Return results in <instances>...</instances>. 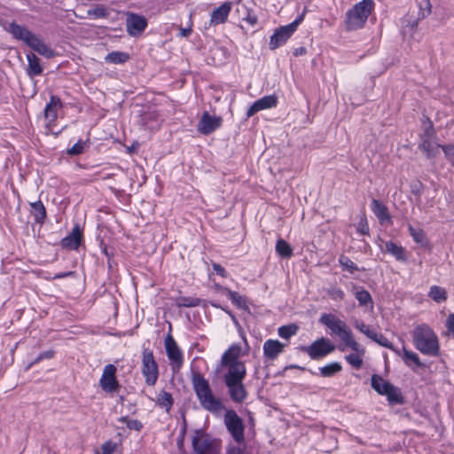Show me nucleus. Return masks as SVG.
I'll return each instance as SVG.
<instances>
[{
    "instance_id": "1",
    "label": "nucleus",
    "mask_w": 454,
    "mask_h": 454,
    "mask_svg": "<svg viewBox=\"0 0 454 454\" xmlns=\"http://www.w3.org/2000/svg\"><path fill=\"white\" fill-rule=\"evenodd\" d=\"M415 347L424 355L436 356L439 351L437 336L427 325H419L413 333Z\"/></svg>"
},
{
    "instance_id": "2",
    "label": "nucleus",
    "mask_w": 454,
    "mask_h": 454,
    "mask_svg": "<svg viewBox=\"0 0 454 454\" xmlns=\"http://www.w3.org/2000/svg\"><path fill=\"white\" fill-rule=\"evenodd\" d=\"M372 0H362L356 4L346 13L345 25L348 30L363 27L373 10Z\"/></svg>"
},
{
    "instance_id": "3",
    "label": "nucleus",
    "mask_w": 454,
    "mask_h": 454,
    "mask_svg": "<svg viewBox=\"0 0 454 454\" xmlns=\"http://www.w3.org/2000/svg\"><path fill=\"white\" fill-rule=\"evenodd\" d=\"M15 38L23 41L39 54L50 58L52 56L51 50L43 43L37 36L32 35L27 28L12 23L6 28Z\"/></svg>"
},
{
    "instance_id": "4",
    "label": "nucleus",
    "mask_w": 454,
    "mask_h": 454,
    "mask_svg": "<svg viewBox=\"0 0 454 454\" xmlns=\"http://www.w3.org/2000/svg\"><path fill=\"white\" fill-rule=\"evenodd\" d=\"M319 322L329 329L331 335L339 337L341 341L340 344L353 337L346 323L334 314L323 313L319 317Z\"/></svg>"
},
{
    "instance_id": "5",
    "label": "nucleus",
    "mask_w": 454,
    "mask_h": 454,
    "mask_svg": "<svg viewBox=\"0 0 454 454\" xmlns=\"http://www.w3.org/2000/svg\"><path fill=\"white\" fill-rule=\"evenodd\" d=\"M303 20V15L299 16L290 24L281 26L273 31L269 42L270 50H276L283 46L297 30Z\"/></svg>"
},
{
    "instance_id": "6",
    "label": "nucleus",
    "mask_w": 454,
    "mask_h": 454,
    "mask_svg": "<svg viewBox=\"0 0 454 454\" xmlns=\"http://www.w3.org/2000/svg\"><path fill=\"white\" fill-rule=\"evenodd\" d=\"M192 383L197 396L203 407L215 411L219 407V403L213 397L207 381L199 374L192 378Z\"/></svg>"
},
{
    "instance_id": "7",
    "label": "nucleus",
    "mask_w": 454,
    "mask_h": 454,
    "mask_svg": "<svg viewBox=\"0 0 454 454\" xmlns=\"http://www.w3.org/2000/svg\"><path fill=\"white\" fill-rule=\"evenodd\" d=\"M192 446L197 454H220V443L202 430H196L192 437Z\"/></svg>"
},
{
    "instance_id": "8",
    "label": "nucleus",
    "mask_w": 454,
    "mask_h": 454,
    "mask_svg": "<svg viewBox=\"0 0 454 454\" xmlns=\"http://www.w3.org/2000/svg\"><path fill=\"white\" fill-rule=\"evenodd\" d=\"M372 387L381 395H385L390 403H401L402 395L400 390L394 387L381 376L374 374L371 380Z\"/></svg>"
},
{
    "instance_id": "9",
    "label": "nucleus",
    "mask_w": 454,
    "mask_h": 454,
    "mask_svg": "<svg viewBox=\"0 0 454 454\" xmlns=\"http://www.w3.org/2000/svg\"><path fill=\"white\" fill-rule=\"evenodd\" d=\"M246 375V368L239 366L233 373H226L225 382L230 389L231 398L242 402L246 398V391L242 380Z\"/></svg>"
},
{
    "instance_id": "10",
    "label": "nucleus",
    "mask_w": 454,
    "mask_h": 454,
    "mask_svg": "<svg viewBox=\"0 0 454 454\" xmlns=\"http://www.w3.org/2000/svg\"><path fill=\"white\" fill-rule=\"evenodd\" d=\"M339 348L341 351L350 348L353 353L345 356L346 361L356 369H360L362 367L364 356L365 355V348L355 340L354 336L343 344H340Z\"/></svg>"
},
{
    "instance_id": "11",
    "label": "nucleus",
    "mask_w": 454,
    "mask_h": 454,
    "mask_svg": "<svg viewBox=\"0 0 454 454\" xmlns=\"http://www.w3.org/2000/svg\"><path fill=\"white\" fill-rule=\"evenodd\" d=\"M247 345L243 348L239 345H232L222 357L223 364L228 369L227 373H233L239 366L246 368L245 364L239 361V357L247 352Z\"/></svg>"
},
{
    "instance_id": "12",
    "label": "nucleus",
    "mask_w": 454,
    "mask_h": 454,
    "mask_svg": "<svg viewBox=\"0 0 454 454\" xmlns=\"http://www.w3.org/2000/svg\"><path fill=\"white\" fill-rule=\"evenodd\" d=\"M303 350L311 359L317 360L333 352L335 346L330 340L322 337L313 341L309 346L303 348Z\"/></svg>"
},
{
    "instance_id": "13",
    "label": "nucleus",
    "mask_w": 454,
    "mask_h": 454,
    "mask_svg": "<svg viewBox=\"0 0 454 454\" xmlns=\"http://www.w3.org/2000/svg\"><path fill=\"white\" fill-rule=\"evenodd\" d=\"M117 367L114 364H107L103 368L99 379V387L105 393L114 394L118 391L120 385L116 378Z\"/></svg>"
},
{
    "instance_id": "14",
    "label": "nucleus",
    "mask_w": 454,
    "mask_h": 454,
    "mask_svg": "<svg viewBox=\"0 0 454 454\" xmlns=\"http://www.w3.org/2000/svg\"><path fill=\"white\" fill-rule=\"evenodd\" d=\"M142 372L148 385H154L158 379V366L152 351L145 350L142 359Z\"/></svg>"
},
{
    "instance_id": "15",
    "label": "nucleus",
    "mask_w": 454,
    "mask_h": 454,
    "mask_svg": "<svg viewBox=\"0 0 454 454\" xmlns=\"http://www.w3.org/2000/svg\"><path fill=\"white\" fill-rule=\"evenodd\" d=\"M225 425L233 438L238 442L243 440V425L239 416L232 411L226 412L224 417Z\"/></svg>"
},
{
    "instance_id": "16",
    "label": "nucleus",
    "mask_w": 454,
    "mask_h": 454,
    "mask_svg": "<svg viewBox=\"0 0 454 454\" xmlns=\"http://www.w3.org/2000/svg\"><path fill=\"white\" fill-rule=\"evenodd\" d=\"M223 119L220 116L211 115L205 112L198 123L197 129L199 132L207 135L220 128Z\"/></svg>"
},
{
    "instance_id": "17",
    "label": "nucleus",
    "mask_w": 454,
    "mask_h": 454,
    "mask_svg": "<svg viewBox=\"0 0 454 454\" xmlns=\"http://www.w3.org/2000/svg\"><path fill=\"white\" fill-rule=\"evenodd\" d=\"M60 100L52 97L50 103L45 107V125L48 131L53 134H58V132L54 130V122L58 118V113L60 109Z\"/></svg>"
},
{
    "instance_id": "18",
    "label": "nucleus",
    "mask_w": 454,
    "mask_h": 454,
    "mask_svg": "<svg viewBox=\"0 0 454 454\" xmlns=\"http://www.w3.org/2000/svg\"><path fill=\"white\" fill-rule=\"evenodd\" d=\"M277 105L278 97L276 95L264 96L252 104L247 112V117L249 118L258 112L274 108Z\"/></svg>"
},
{
    "instance_id": "19",
    "label": "nucleus",
    "mask_w": 454,
    "mask_h": 454,
    "mask_svg": "<svg viewBox=\"0 0 454 454\" xmlns=\"http://www.w3.org/2000/svg\"><path fill=\"white\" fill-rule=\"evenodd\" d=\"M165 348L167 356L171 363L175 366H180L183 362V355L179 348L177 347L175 340L170 334H168L165 338Z\"/></svg>"
},
{
    "instance_id": "20",
    "label": "nucleus",
    "mask_w": 454,
    "mask_h": 454,
    "mask_svg": "<svg viewBox=\"0 0 454 454\" xmlns=\"http://www.w3.org/2000/svg\"><path fill=\"white\" fill-rule=\"evenodd\" d=\"M146 20L139 15L129 14L127 18V30L130 35L141 34L146 27Z\"/></svg>"
},
{
    "instance_id": "21",
    "label": "nucleus",
    "mask_w": 454,
    "mask_h": 454,
    "mask_svg": "<svg viewBox=\"0 0 454 454\" xmlns=\"http://www.w3.org/2000/svg\"><path fill=\"white\" fill-rule=\"evenodd\" d=\"M286 344L278 340H267L263 344L264 356L269 359L277 358L283 351Z\"/></svg>"
},
{
    "instance_id": "22",
    "label": "nucleus",
    "mask_w": 454,
    "mask_h": 454,
    "mask_svg": "<svg viewBox=\"0 0 454 454\" xmlns=\"http://www.w3.org/2000/svg\"><path fill=\"white\" fill-rule=\"evenodd\" d=\"M231 10V3L223 4L221 6L213 11L211 14V23L215 25L223 23L227 20Z\"/></svg>"
},
{
    "instance_id": "23",
    "label": "nucleus",
    "mask_w": 454,
    "mask_h": 454,
    "mask_svg": "<svg viewBox=\"0 0 454 454\" xmlns=\"http://www.w3.org/2000/svg\"><path fill=\"white\" fill-rule=\"evenodd\" d=\"M82 240V231L78 226H75L70 235L63 239L62 245L65 247L76 249Z\"/></svg>"
},
{
    "instance_id": "24",
    "label": "nucleus",
    "mask_w": 454,
    "mask_h": 454,
    "mask_svg": "<svg viewBox=\"0 0 454 454\" xmlns=\"http://www.w3.org/2000/svg\"><path fill=\"white\" fill-rule=\"evenodd\" d=\"M399 356L403 358L404 363L412 369L421 366L419 356L412 351L407 350L404 347H403L402 350L400 349Z\"/></svg>"
},
{
    "instance_id": "25",
    "label": "nucleus",
    "mask_w": 454,
    "mask_h": 454,
    "mask_svg": "<svg viewBox=\"0 0 454 454\" xmlns=\"http://www.w3.org/2000/svg\"><path fill=\"white\" fill-rule=\"evenodd\" d=\"M386 251L392 254L396 260L405 262L407 260L405 250L403 247L397 244L388 241L386 242Z\"/></svg>"
},
{
    "instance_id": "26",
    "label": "nucleus",
    "mask_w": 454,
    "mask_h": 454,
    "mask_svg": "<svg viewBox=\"0 0 454 454\" xmlns=\"http://www.w3.org/2000/svg\"><path fill=\"white\" fill-rule=\"evenodd\" d=\"M420 147L427 153V157L433 158L439 153L440 145L433 137H429L423 140Z\"/></svg>"
},
{
    "instance_id": "27",
    "label": "nucleus",
    "mask_w": 454,
    "mask_h": 454,
    "mask_svg": "<svg viewBox=\"0 0 454 454\" xmlns=\"http://www.w3.org/2000/svg\"><path fill=\"white\" fill-rule=\"evenodd\" d=\"M409 231L411 235L413 240L419 244L420 247H427L429 245L428 239L425 231L421 229H415L412 226H409Z\"/></svg>"
},
{
    "instance_id": "28",
    "label": "nucleus",
    "mask_w": 454,
    "mask_h": 454,
    "mask_svg": "<svg viewBox=\"0 0 454 454\" xmlns=\"http://www.w3.org/2000/svg\"><path fill=\"white\" fill-rule=\"evenodd\" d=\"M372 210L378 217L381 223L389 220V215L387 214V210L384 205H382L378 200H372Z\"/></svg>"
},
{
    "instance_id": "29",
    "label": "nucleus",
    "mask_w": 454,
    "mask_h": 454,
    "mask_svg": "<svg viewBox=\"0 0 454 454\" xmlns=\"http://www.w3.org/2000/svg\"><path fill=\"white\" fill-rule=\"evenodd\" d=\"M428 296L434 301L435 302H443L447 299V292L444 288L438 286H433L430 287V290L428 292Z\"/></svg>"
},
{
    "instance_id": "30",
    "label": "nucleus",
    "mask_w": 454,
    "mask_h": 454,
    "mask_svg": "<svg viewBox=\"0 0 454 454\" xmlns=\"http://www.w3.org/2000/svg\"><path fill=\"white\" fill-rule=\"evenodd\" d=\"M27 59L28 62V74L31 76L37 75L42 72L41 66L39 63V59L33 53H29L27 55Z\"/></svg>"
},
{
    "instance_id": "31",
    "label": "nucleus",
    "mask_w": 454,
    "mask_h": 454,
    "mask_svg": "<svg viewBox=\"0 0 454 454\" xmlns=\"http://www.w3.org/2000/svg\"><path fill=\"white\" fill-rule=\"evenodd\" d=\"M342 369L341 364L339 362H332L325 366L319 368L320 374L323 377H331L335 373L340 372Z\"/></svg>"
},
{
    "instance_id": "32",
    "label": "nucleus",
    "mask_w": 454,
    "mask_h": 454,
    "mask_svg": "<svg viewBox=\"0 0 454 454\" xmlns=\"http://www.w3.org/2000/svg\"><path fill=\"white\" fill-rule=\"evenodd\" d=\"M106 61L113 64H122L129 59V55L125 52L113 51L106 55Z\"/></svg>"
},
{
    "instance_id": "33",
    "label": "nucleus",
    "mask_w": 454,
    "mask_h": 454,
    "mask_svg": "<svg viewBox=\"0 0 454 454\" xmlns=\"http://www.w3.org/2000/svg\"><path fill=\"white\" fill-rule=\"evenodd\" d=\"M299 330L298 325L294 324L283 325L278 328V335L286 340H288L290 337L295 335Z\"/></svg>"
},
{
    "instance_id": "34",
    "label": "nucleus",
    "mask_w": 454,
    "mask_h": 454,
    "mask_svg": "<svg viewBox=\"0 0 454 454\" xmlns=\"http://www.w3.org/2000/svg\"><path fill=\"white\" fill-rule=\"evenodd\" d=\"M156 403L159 406L168 411L172 406V397L168 393L161 391L157 396Z\"/></svg>"
},
{
    "instance_id": "35",
    "label": "nucleus",
    "mask_w": 454,
    "mask_h": 454,
    "mask_svg": "<svg viewBox=\"0 0 454 454\" xmlns=\"http://www.w3.org/2000/svg\"><path fill=\"white\" fill-rule=\"evenodd\" d=\"M276 250L282 257H290L293 253L292 247L283 239H279L277 242Z\"/></svg>"
},
{
    "instance_id": "36",
    "label": "nucleus",
    "mask_w": 454,
    "mask_h": 454,
    "mask_svg": "<svg viewBox=\"0 0 454 454\" xmlns=\"http://www.w3.org/2000/svg\"><path fill=\"white\" fill-rule=\"evenodd\" d=\"M355 296L361 306L370 305L372 307V297L368 291L364 289L356 290Z\"/></svg>"
},
{
    "instance_id": "37",
    "label": "nucleus",
    "mask_w": 454,
    "mask_h": 454,
    "mask_svg": "<svg viewBox=\"0 0 454 454\" xmlns=\"http://www.w3.org/2000/svg\"><path fill=\"white\" fill-rule=\"evenodd\" d=\"M372 340L383 347L390 348L396 355H400V349L393 347L391 345L390 341L386 337H384L381 333H379L376 332Z\"/></svg>"
},
{
    "instance_id": "38",
    "label": "nucleus",
    "mask_w": 454,
    "mask_h": 454,
    "mask_svg": "<svg viewBox=\"0 0 454 454\" xmlns=\"http://www.w3.org/2000/svg\"><path fill=\"white\" fill-rule=\"evenodd\" d=\"M31 207L33 208V214L35 221L42 222L45 215V208L41 201L31 203Z\"/></svg>"
},
{
    "instance_id": "39",
    "label": "nucleus",
    "mask_w": 454,
    "mask_h": 454,
    "mask_svg": "<svg viewBox=\"0 0 454 454\" xmlns=\"http://www.w3.org/2000/svg\"><path fill=\"white\" fill-rule=\"evenodd\" d=\"M419 16L425 18L431 13V4L429 0H418Z\"/></svg>"
},
{
    "instance_id": "40",
    "label": "nucleus",
    "mask_w": 454,
    "mask_h": 454,
    "mask_svg": "<svg viewBox=\"0 0 454 454\" xmlns=\"http://www.w3.org/2000/svg\"><path fill=\"white\" fill-rule=\"evenodd\" d=\"M117 444L114 442L107 441L102 444L100 450L95 454H113L116 450Z\"/></svg>"
},
{
    "instance_id": "41",
    "label": "nucleus",
    "mask_w": 454,
    "mask_h": 454,
    "mask_svg": "<svg viewBox=\"0 0 454 454\" xmlns=\"http://www.w3.org/2000/svg\"><path fill=\"white\" fill-rule=\"evenodd\" d=\"M339 262L341 267L350 273H353L357 269L356 265L346 256H340Z\"/></svg>"
},
{
    "instance_id": "42",
    "label": "nucleus",
    "mask_w": 454,
    "mask_h": 454,
    "mask_svg": "<svg viewBox=\"0 0 454 454\" xmlns=\"http://www.w3.org/2000/svg\"><path fill=\"white\" fill-rule=\"evenodd\" d=\"M355 327L358 329L361 333L365 334L368 338L372 339L373 335L375 334V331L371 329V327L367 325H365L363 322L356 321L355 324Z\"/></svg>"
},
{
    "instance_id": "43",
    "label": "nucleus",
    "mask_w": 454,
    "mask_h": 454,
    "mask_svg": "<svg viewBox=\"0 0 454 454\" xmlns=\"http://www.w3.org/2000/svg\"><path fill=\"white\" fill-rule=\"evenodd\" d=\"M227 296L230 300H231L232 303L238 307H241L245 303L243 297L235 292L227 290Z\"/></svg>"
},
{
    "instance_id": "44",
    "label": "nucleus",
    "mask_w": 454,
    "mask_h": 454,
    "mask_svg": "<svg viewBox=\"0 0 454 454\" xmlns=\"http://www.w3.org/2000/svg\"><path fill=\"white\" fill-rule=\"evenodd\" d=\"M177 304L179 306H184V307H194L199 304V300L196 298H180L177 301Z\"/></svg>"
},
{
    "instance_id": "45",
    "label": "nucleus",
    "mask_w": 454,
    "mask_h": 454,
    "mask_svg": "<svg viewBox=\"0 0 454 454\" xmlns=\"http://www.w3.org/2000/svg\"><path fill=\"white\" fill-rule=\"evenodd\" d=\"M126 422L127 427L130 430L140 431L142 428V423L137 419H123Z\"/></svg>"
},
{
    "instance_id": "46",
    "label": "nucleus",
    "mask_w": 454,
    "mask_h": 454,
    "mask_svg": "<svg viewBox=\"0 0 454 454\" xmlns=\"http://www.w3.org/2000/svg\"><path fill=\"white\" fill-rule=\"evenodd\" d=\"M442 150L445 153L446 158L454 167V145H447L442 147Z\"/></svg>"
},
{
    "instance_id": "47",
    "label": "nucleus",
    "mask_w": 454,
    "mask_h": 454,
    "mask_svg": "<svg viewBox=\"0 0 454 454\" xmlns=\"http://www.w3.org/2000/svg\"><path fill=\"white\" fill-rule=\"evenodd\" d=\"M446 326L448 328V331L454 334V314H450L447 321H446Z\"/></svg>"
},
{
    "instance_id": "48",
    "label": "nucleus",
    "mask_w": 454,
    "mask_h": 454,
    "mask_svg": "<svg viewBox=\"0 0 454 454\" xmlns=\"http://www.w3.org/2000/svg\"><path fill=\"white\" fill-rule=\"evenodd\" d=\"M82 149H83V145L81 143H76L68 150V153L79 154L82 152Z\"/></svg>"
},
{
    "instance_id": "49",
    "label": "nucleus",
    "mask_w": 454,
    "mask_h": 454,
    "mask_svg": "<svg viewBox=\"0 0 454 454\" xmlns=\"http://www.w3.org/2000/svg\"><path fill=\"white\" fill-rule=\"evenodd\" d=\"M330 295L333 300H342L344 297V293L340 289H333Z\"/></svg>"
},
{
    "instance_id": "50",
    "label": "nucleus",
    "mask_w": 454,
    "mask_h": 454,
    "mask_svg": "<svg viewBox=\"0 0 454 454\" xmlns=\"http://www.w3.org/2000/svg\"><path fill=\"white\" fill-rule=\"evenodd\" d=\"M214 270L222 277H226L224 269L219 264H213Z\"/></svg>"
},
{
    "instance_id": "51",
    "label": "nucleus",
    "mask_w": 454,
    "mask_h": 454,
    "mask_svg": "<svg viewBox=\"0 0 454 454\" xmlns=\"http://www.w3.org/2000/svg\"><path fill=\"white\" fill-rule=\"evenodd\" d=\"M246 21L250 24L251 26H254L257 24V17L255 15L248 14L246 18Z\"/></svg>"
},
{
    "instance_id": "52",
    "label": "nucleus",
    "mask_w": 454,
    "mask_h": 454,
    "mask_svg": "<svg viewBox=\"0 0 454 454\" xmlns=\"http://www.w3.org/2000/svg\"><path fill=\"white\" fill-rule=\"evenodd\" d=\"M227 454H243L242 450L238 447H231Z\"/></svg>"
},
{
    "instance_id": "53",
    "label": "nucleus",
    "mask_w": 454,
    "mask_h": 454,
    "mask_svg": "<svg viewBox=\"0 0 454 454\" xmlns=\"http://www.w3.org/2000/svg\"><path fill=\"white\" fill-rule=\"evenodd\" d=\"M95 15L97 17H104L106 15V12L102 8H98L95 10Z\"/></svg>"
},
{
    "instance_id": "54",
    "label": "nucleus",
    "mask_w": 454,
    "mask_h": 454,
    "mask_svg": "<svg viewBox=\"0 0 454 454\" xmlns=\"http://www.w3.org/2000/svg\"><path fill=\"white\" fill-rule=\"evenodd\" d=\"M305 52H306L305 48L301 47V48L295 50L294 54L295 55H301V54H304Z\"/></svg>"
},
{
    "instance_id": "55",
    "label": "nucleus",
    "mask_w": 454,
    "mask_h": 454,
    "mask_svg": "<svg viewBox=\"0 0 454 454\" xmlns=\"http://www.w3.org/2000/svg\"><path fill=\"white\" fill-rule=\"evenodd\" d=\"M191 32V29H182L181 34L183 36H187Z\"/></svg>"
},
{
    "instance_id": "56",
    "label": "nucleus",
    "mask_w": 454,
    "mask_h": 454,
    "mask_svg": "<svg viewBox=\"0 0 454 454\" xmlns=\"http://www.w3.org/2000/svg\"><path fill=\"white\" fill-rule=\"evenodd\" d=\"M47 356H48V357L52 356V353H51V352H50V353L47 355Z\"/></svg>"
}]
</instances>
